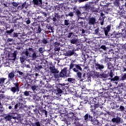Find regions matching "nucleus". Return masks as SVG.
Wrapping results in <instances>:
<instances>
[{
  "mask_svg": "<svg viewBox=\"0 0 126 126\" xmlns=\"http://www.w3.org/2000/svg\"><path fill=\"white\" fill-rule=\"evenodd\" d=\"M69 42L71 44H77L78 42L77 38H76V37H73V38H71V39H69Z\"/></svg>",
  "mask_w": 126,
  "mask_h": 126,
  "instance_id": "23",
  "label": "nucleus"
},
{
  "mask_svg": "<svg viewBox=\"0 0 126 126\" xmlns=\"http://www.w3.org/2000/svg\"><path fill=\"white\" fill-rule=\"evenodd\" d=\"M118 110L121 112L125 111V107L123 106H120V108L118 109Z\"/></svg>",
  "mask_w": 126,
  "mask_h": 126,
  "instance_id": "49",
  "label": "nucleus"
},
{
  "mask_svg": "<svg viewBox=\"0 0 126 126\" xmlns=\"http://www.w3.org/2000/svg\"><path fill=\"white\" fill-rule=\"evenodd\" d=\"M96 18H95L94 17H91L88 19V25L90 26H94L95 23H96Z\"/></svg>",
  "mask_w": 126,
  "mask_h": 126,
  "instance_id": "7",
  "label": "nucleus"
},
{
  "mask_svg": "<svg viewBox=\"0 0 126 126\" xmlns=\"http://www.w3.org/2000/svg\"><path fill=\"white\" fill-rule=\"evenodd\" d=\"M54 50L55 51H59L61 50V48L60 47V44L59 43H58L57 44H56L55 45V48H54Z\"/></svg>",
  "mask_w": 126,
  "mask_h": 126,
  "instance_id": "36",
  "label": "nucleus"
},
{
  "mask_svg": "<svg viewBox=\"0 0 126 126\" xmlns=\"http://www.w3.org/2000/svg\"><path fill=\"white\" fill-rule=\"evenodd\" d=\"M112 122L114 123L120 124L122 122V118L117 116L116 118H114L112 119Z\"/></svg>",
  "mask_w": 126,
  "mask_h": 126,
  "instance_id": "18",
  "label": "nucleus"
},
{
  "mask_svg": "<svg viewBox=\"0 0 126 126\" xmlns=\"http://www.w3.org/2000/svg\"><path fill=\"white\" fill-rule=\"evenodd\" d=\"M20 106V103H18L14 106V109H17L18 108V107Z\"/></svg>",
  "mask_w": 126,
  "mask_h": 126,
  "instance_id": "61",
  "label": "nucleus"
},
{
  "mask_svg": "<svg viewBox=\"0 0 126 126\" xmlns=\"http://www.w3.org/2000/svg\"><path fill=\"white\" fill-rule=\"evenodd\" d=\"M77 75L78 76V78L80 79H82V73L80 72H77Z\"/></svg>",
  "mask_w": 126,
  "mask_h": 126,
  "instance_id": "45",
  "label": "nucleus"
},
{
  "mask_svg": "<svg viewBox=\"0 0 126 126\" xmlns=\"http://www.w3.org/2000/svg\"><path fill=\"white\" fill-rule=\"evenodd\" d=\"M82 91L83 93H84L85 94H88L87 93V92H89L90 90H88V89L85 88L84 90H82Z\"/></svg>",
  "mask_w": 126,
  "mask_h": 126,
  "instance_id": "60",
  "label": "nucleus"
},
{
  "mask_svg": "<svg viewBox=\"0 0 126 126\" xmlns=\"http://www.w3.org/2000/svg\"><path fill=\"white\" fill-rule=\"evenodd\" d=\"M111 37L116 38V32H112V34H111Z\"/></svg>",
  "mask_w": 126,
  "mask_h": 126,
  "instance_id": "63",
  "label": "nucleus"
},
{
  "mask_svg": "<svg viewBox=\"0 0 126 126\" xmlns=\"http://www.w3.org/2000/svg\"><path fill=\"white\" fill-rule=\"evenodd\" d=\"M16 72L17 73L16 75L17 77L21 78V77H23L24 76L25 74L23 72H21V71L18 70Z\"/></svg>",
  "mask_w": 126,
  "mask_h": 126,
  "instance_id": "21",
  "label": "nucleus"
},
{
  "mask_svg": "<svg viewBox=\"0 0 126 126\" xmlns=\"http://www.w3.org/2000/svg\"><path fill=\"white\" fill-rule=\"evenodd\" d=\"M100 49H102L104 51H106V50H107V47H106L105 45H102L101 46H100L99 50Z\"/></svg>",
  "mask_w": 126,
  "mask_h": 126,
  "instance_id": "56",
  "label": "nucleus"
},
{
  "mask_svg": "<svg viewBox=\"0 0 126 126\" xmlns=\"http://www.w3.org/2000/svg\"><path fill=\"white\" fill-rule=\"evenodd\" d=\"M75 25L74 23H73L72 22L70 23L69 25L68 26V28H70L71 30H73L75 28Z\"/></svg>",
  "mask_w": 126,
  "mask_h": 126,
  "instance_id": "32",
  "label": "nucleus"
},
{
  "mask_svg": "<svg viewBox=\"0 0 126 126\" xmlns=\"http://www.w3.org/2000/svg\"><path fill=\"white\" fill-rule=\"evenodd\" d=\"M30 91H26L23 92L24 95L26 96H29L30 94Z\"/></svg>",
  "mask_w": 126,
  "mask_h": 126,
  "instance_id": "46",
  "label": "nucleus"
},
{
  "mask_svg": "<svg viewBox=\"0 0 126 126\" xmlns=\"http://www.w3.org/2000/svg\"><path fill=\"white\" fill-rule=\"evenodd\" d=\"M105 71H104L103 73L100 74V76L101 77V78L105 79L109 77V72H107V74H105Z\"/></svg>",
  "mask_w": 126,
  "mask_h": 126,
  "instance_id": "29",
  "label": "nucleus"
},
{
  "mask_svg": "<svg viewBox=\"0 0 126 126\" xmlns=\"http://www.w3.org/2000/svg\"><path fill=\"white\" fill-rule=\"evenodd\" d=\"M6 78H0V86H2L5 83V81Z\"/></svg>",
  "mask_w": 126,
  "mask_h": 126,
  "instance_id": "34",
  "label": "nucleus"
},
{
  "mask_svg": "<svg viewBox=\"0 0 126 126\" xmlns=\"http://www.w3.org/2000/svg\"><path fill=\"white\" fill-rule=\"evenodd\" d=\"M84 119L85 122H88L89 121L93 122V117L91 116L90 114L89 113L86 114L84 116Z\"/></svg>",
  "mask_w": 126,
  "mask_h": 126,
  "instance_id": "11",
  "label": "nucleus"
},
{
  "mask_svg": "<svg viewBox=\"0 0 126 126\" xmlns=\"http://www.w3.org/2000/svg\"><path fill=\"white\" fill-rule=\"evenodd\" d=\"M76 79L72 78H68L67 79V82L71 84H75Z\"/></svg>",
  "mask_w": 126,
  "mask_h": 126,
  "instance_id": "28",
  "label": "nucleus"
},
{
  "mask_svg": "<svg viewBox=\"0 0 126 126\" xmlns=\"http://www.w3.org/2000/svg\"><path fill=\"white\" fill-rule=\"evenodd\" d=\"M75 65H76V64H73V63H71L69 65V70H70L71 69L73 70V69H74L73 68L74 67V66L75 67Z\"/></svg>",
  "mask_w": 126,
  "mask_h": 126,
  "instance_id": "43",
  "label": "nucleus"
},
{
  "mask_svg": "<svg viewBox=\"0 0 126 126\" xmlns=\"http://www.w3.org/2000/svg\"><path fill=\"white\" fill-rule=\"evenodd\" d=\"M35 102L39 105L40 104L41 106L43 105V100H41L40 97L38 96H37V99L35 100Z\"/></svg>",
  "mask_w": 126,
  "mask_h": 126,
  "instance_id": "27",
  "label": "nucleus"
},
{
  "mask_svg": "<svg viewBox=\"0 0 126 126\" xmlns=\"http://www.w3.org/2000/svg\"><path fill=\"white\" fill-rule=\"evenodd\" d=\"M17 54L18 51L17 50L15 51L14 53L12 54V58H13L12 60H15L16 59Z\"/></svg>",
  "mask_w": 126,
  "mask_h": 126,
  "instance_id": "31",
  "label": "nucleus"
},
{
  "mask_svg": "<svg viewBox=\"0 0 126 126\" xmlns=\"http://www.w3.org/2000/svg\"><path fill=\"white\" fill-rule=\"evenodd\" d=\"M24 55H25V56L27 57H28L29 55L30 57H31V52H29L28 51V49H27L25 51V52H24L23 54Z\"/></svg>",
  "mask_w": 126,
  "mask_h": 126,
  "instance_id": "35",
  "label": "nucleus"
},
{
  "mask_svg": "<svg viewBox=\"0 0 126 126\" xmlns=\"http://www.w3.org/2000/svg\"><path fill=\"white\" fill-rule=\"evenodd\" d=\"M114 4L115 7H119V9H121V7L120 6V0H115L114 2Z\"/></svg>",
  "mask_w": 126,
  "mask_h": 126,
  "instance_id": "30",
  "label": "nucleus"
},
{
  "mask_svg": "<svg viewBox=\"0 0 126 126\" xmlns=\"http://www.w3.org/2000/svg\"><path fill=\"white\" fill-rule=\"evenodd\" d=\"M38 52H39V53L42 54L44 52L43 48L42 47L39 48L38 49Z\"/></svg>",
  "mask_w": 126,
  "mask_h": 126,
  "instance_id": "62",
  "label": "nucleus"
},
{
  "mask_svg": "<svg viewBox=\"0 0 126 126\" xmlns=\"http://www.w3.org/2000/svg\"><path fill=\"white\" fill-rule=\"evenodd\" d=\"M116 104V102H112L110 103L111 108H112V109H115Z\"/></svg>",
  "mask_w": 126,
  "mask_h": 126,
  "instance_id": "42",
  "label": "nucleus"
},
{
  "mask_svg": "<svg viewBox=\"0 0 126 126\" xmlns=\"http://www.w3.org/2000/svg\"><path fill=\"white\" fill-rule=\"evenodd\" d=\"M8 29H10L9 27H5V35H11V34L14 32V29H11L9 31L8 30Z\"/></svg>",
  "mask_w": 126,
  "mask_h": 126,
  "instance_id": "14",
  "label": "nucleus"
},
{
  "mask_svg": "<svg viewBox=\"0 0 126 126\" xmlns=\"http://www.w3.org/2000/svg\"><path fill=\"white\" fill-rule=\"evenodd\" d=\"M104 89L105 90V91H107V92H104V94H107V95L110 94V93H112L114 91L111 88H107V89Z\"/></svg>",
  "mask_w": 126,
  "mask_h": 126,
  "instance_id": "22",
  "label": "nucleus"
},
{
  "mask_svg": "<svg viewBox=\"0 0 126 126\" xmlns=\"http://www.w3.org/2000/svg\"><path fill=\"white\" fill-rule=\"evenodd\" d=\"M16 71H12V72H10L8 74V78L9 80H12L14 77H15V73H16Z\"/></svg>",
  "mask_w": 126,
  "mask_h": 126,
  "instance_id": "19",
  "label": "nucleus"
},
{
  "mask_svg": "<svg viewBox=\"0 0 126 126\" xmlns=\"http://www.w3.org/2000/svg\"><path fill=\"white\" fill-rule=\"evenodd\" d=\"M40 112L41 113V114L44 115L46 117H47L48 115V111L44 110L43 108H41L39 109Z\"/></svg>",
  "mask_w": 126,
  "mask_h": 126,
  "instance_id": "25",
  "label": "nucleus"
},
{
  "mask_svg": "<svg viewBox=\"0 0 126 126\" xmlns=\"http://www.w3.org/2000/svg\"><path fill=\"white\" fill-rule=\"evenodd\" d=\"M81 66H82V64H76L75 68H74L73 69V71L75 72H78L79 70L80 71H82L83 69L81 67Z\"/></svg>",
  "mask_w": 126,
  "mask_h": 126,
  "instance_id": "13",
  "label": "nucleus"
},
{
  "mask_svg": "<svg viewBox=\"0 0 126 126\" xmlns=\"http://www.w3.org/2000/svg\"><path fill=\"white\" fill-rule=\"evenodd\" d=\"M42 29L40 26H38L37 29L36 30V33H40L42 32Z\"/></svg>",
  "mask_w": 126,
  "mask_h": 126,
  "instance_id": "39",
  "label": "nucleus"
},
{
  "mask_svg": "<svg viewBox=\"0 0 126 126\" xmlns=\"http://www.w3.org/2000/svg\"><path fill=\"white\" fill-rule=\"evenodd\" d=\"M74 13H75V11H74L73 12H70L68 14V16H70V17H73L74 16Z\"/></svg>",
  "mask_w": 126,
  "mask_h": 126,
  "instance_id": "52",
  "label": "nucleus"
},
{
  "mask_svg": "<svg viewBox=\"0 0 126 126\" xmlns=\"http://www.w3.org/2000/svg\"><path fill=\"white\" fill-rule=\"evenodd\" d=\"M117 29H121L122 32L126 31V24L124 22H121L119 24V26H118L116 28Z\"/></svg>",
  "mask_w": 126,
  "mask_h": 126,
  "instance_id": "8",
  "label": "nucleus"
},
{
  "mask_svg": "<svg viewBox=\"0 0 126 126\" xmlns=\"http://www.w3.org/2000/svg\"><path fill=\"white\" fill-rule=\"evenodd\" d=\"M14 87H12L10 88V91L13 94H15L16 92L18 93L20 92V88L19 84L17 82L16 83H13Z\"/></svg>",
  "mask_w": 126,
  "mask_h": 126,
  "instance_id": "6",
  "label": "nucleus"
},
{
  "mask_svg": "<svg viewBox=\"0 0 126 126\" xmlns=\"http://www.w3.org/2000/svg\"><path fill=\"white\" fill-rule=\"evenodd\" d=\"M27 25H29L31 23V21L30 20V19H27V18H26V19H25V21Z\"/></svg>",
  "mask_w": 126,
  "mask_h": 126,
  "instance_id": "50",
  "label": "nucleus"
},
{
  "mask_svg": "<svg viewBox=\"0 0 126 126\" xmlns=\"http://www.w3.org/2000/svg\"><path fill=\"white\" fill-rule=\"evenodd\" d=\"M70 24L69 20H64V25L66 26H68Z\"/></svg>",
  "mask_w": 126,
  "mask_h": 126,
  "instance_id": "47",
  "label": "nucleus"
},
{
  "mask_svg": "<svg viewBox=\"0 0 126 126\" xmlns=\"http://www.w3.org/2000/svg\"><path fill=\"white\" fill-rule=\"evenodd\" d=\"M95 68L96 70L101 71L105 68V66L103 64H100L99 63H95Z\"/></svg>",
  "mask_w": 126,
  "mask_h": 126,
  "instance_id": "16",
  "label": "nucleus"
},
{
  "mask_svg": "<svg viewBox=\"0 0 126 126\" xmlns=\"http://www.w3.org/2000/svg\"><path fill=\"white\" fill-rule=\"evenodd\" d=\"M76 50L75 49H73L71 50H69L66 53H65V56L71 57L75 54Z\"/></svg>",
  "mask_w": 126,
  "mask_h": 126,
  "instance_id": "15",
  "label": "nucleus"
},
{
  "mask_svg": "<svg viewBox=\"0 0 126 126\" xmlns=\"http://www.w3.org/2000/svg\"><path fill=\"white\" fill-rule=\"evenodd\" d=\"M4 119L7 121H10L12 119V115H8L4 117Z\"/></svg>",
  "mask_w": 126,
  "mask_h": 126,
  "instance_id": "38",
  "label": "nucleus"
},
{
  "mask_svg": "<svg viewBox=\"0 0 126 126\" xmlns=\"http://www.w3.org/2000/svg\"><path fill=\"white\" fill-rule=\"evenodd\" d=\"M99 28H97V29H95V30H94V34L95 35H98L99 34Z\"/></svg>",
  "mask_w": 126,
  "mask_h": 126,
  "instance_id": "51",
  "label": "nucleus"
},
{
  "mask_svg": "<svg viewBox=\"0 0 126 126\" xmlns=\"http://www.w3.org/2000/svg\"><path fill=\"white\" fill-rule=\"evenodd\" d=\"M123 37V33L119 32H116V38L119 39Z\"/></svg>",
  "mask_w": 126,
  "mask_h": 126,
  "instance_id": "33",
  "label": "nucleus"
},
{
  "mask_svg": "<svg viewBox=\"0 0 126 126\" xmlns=\"http://www.w3.org/2000/svg\"><path fill=\"white\" fill-rule=\"evenodd\" d=\"M56 91L58 94H62L63 93V91L65 90L66 84L64 83L63 84H57L56 85Z\"/></svg>",
  "mask_w": 126,
  "mask_h": 126,
  "instance_id": "5",
  "label": "nucleus"
},
{
  "mask_svg": "<svg viewBox=\"0 0 126 126\" xmlns=\"http://www.w3.org/2000/svg\"><path fill=\"white\" fill-rule=\"evenodd\" d=\"M100 16L101 17H100L99 20L100 21V25L103 26L104 25V20L106 17H105L104 13H100Z\"/></svg>",
  "mask_w": 126,
  "mask_h": 126,
  "instance_id": "17",
  "label": "nucleus"
},
{
  "mask_svg": "<svg viewBox=\"0 0 126 126\" xmlns=\"http://www.w3.org/2000/svg\"><path fill=\"white\" fill-rule=\"evenodd\" d=\"M112 28V25H108L105 28H103L105 35L106 37L109 36V32L111 31V28Z\"/></svg>",
  "mask_w": 126,
  "mask_h": 126,
  "instance_id": "9",
  "label": "nucleus"
},
{
  "mask_svg": "<svg viewBox=\"0 0 126 126\" xmlns=\"http://www.w3.org/2000/svg\"><path fill=\"white\" fill-rule=\"evenodd\" d=\"M11 106H8V109H12V107H13L14 105H15V102L14 101L11 102Z\"/></svg>",
  "mask_w": 126,
  "mask_h": 126,
  "instance_id": "55",
  "label": "nucleus"
},
{
  "mask_svg": "<svg viewBox=\"0 0 126 126\" xmlns=\"http://www.w3.org/2000/svg\"><path fill=\"white\" fill-rule=\"evenodd\" d=\"M26 59H27V57L26 56V55H22L20 58V61L21 63H23L26 60Z\"/></svg>",
  "mask_w": 126,
  "mask_h": 126,
  "instance_id": "26",
  "label": "nucleus"
},
{
  "mask_svg": "<svg viewBox=\"0 0 126 126\" xmlns=\"http://www.w3.org/2000/svg\"><path fill=\"white\" fill-rule=\"evenodd\" d=\"M76 9V7H74L73 8V10H75V14L76 15V16L78 17H79L80 16H81L82 15V13L80 11H79V10L78 9Z\"/></svg>",
  "mask_w": 126,
  "mask_h": 126,
  "instance_id": "24",
  "label": "nucleus"
},
{
  "mask_svg": "<svg viewBox=\"0 0 126 126\" xmlns=\"http://www.w3.org/2000/svg\"><path fill=\"white\" fill-rule=\"evenodd\" d=\"M20 4L21 5H19L18 6V8H20L21 10L25 9H27L28 8V5L26 1H25L23 3L20 2Z\"/></svg>",
  "mask_w": 126,
  "mask_h": 126,
  "instance_id": "10",
  "label": "nucleus"
},
{
  "mask_svg": "<svg viewBox=\"0 0 126 126\" xmlns=\"http://www.w3.org/2000/svg\"><path fill=\"white\" fill-rule=\"evenodd\" d=\"M33 126H41L40 123L39 122H35Z\"/></svg>",
  "mask_w": 126,
  "mask_h": 126,
  "instance_id": "58",
  "label": "nucleus"
},
{
  "mask_svg": "<svg viewBox=\"0 0 126 126\" xmlns=\"http://www.w3.org/2000/svg\"><path fill=\"white\" fill-rule=\"evenodd\" d=\"M32 3L34 5H38L42 4V0H32Z\"/></svg>",
  "mask_w": 126,
  "mask_h": 126,
  "instance_id": "20",
  "label": "nucleus"
},
{
  "mask_svg": "<svg viewBox=\"0 0 126 126\" xmlns=\"http://www.w3.org/2000/svg\"><path fill=\"white\" fill-rule=\"evenodd\" d=\"M50 72L54 74V77L56 79L63 78L64 77H70V71H69L67 73V68L64 67L63 69H62L61 72L59 73V71L58 69L55 68V66L52 64H50L49 67ZM59 73V74H58Z\"/></svg>",
  "mask_w": 126,
  "mask_h": 126,
  "instance_id": "1",
  "label": "nucleus"
},
{
  "mask_svg": "<svg viewBox=\"0 0 126 126\" xmlns=\"http://www.w3.org/2000/svg\"><path fill=\"white\" fill-rule=\"evenodd\" d=\"M86 73H82V79L83 80L86 79L87 78Z\"/></svg>",
  "mask_w": 126,
  "mask_h": 126,
  "instance_id": "54",
  "label": "nucleus"
},
{
  "mask_svg": "<svg viewBox=\"0 0 126 126\" xmlns=\"http://www.w3.org/2000/svg\"><path fill=\"white\" fill-rule=\"evenodd\" d=\"M47 28L48 29V30H51V32H54V29L53 28H52V26H51V25H48V26H47Z\"/></svg>",
  "mask_w": 126,
  "mask_h": 126,
  "instance_id": "41",
  "label": "nucleus"
},
{
  "mask_svg": "<svg viewBox=\"0 0 126 126\" xmlns=\"http://www.w3.org/2000/svg\"><path fill=\"white\" fill-rule=\"evenodd\" d=\"M126 80V73L124 74V75L122 76V78H121L120 80L125 81Z\"/></svg>",
  "mask_w": 126,
  "mask_h": 126,
  "instance_id": "53",
  "label": "nucleus"
},
{
  "mask_svg": "<svg viewBox=\"0 0 126 126\" xmlns=\"http://www.w3.org/2000/svg\"><path fill=\"white\" fill-rule=\"evenodd\" d=\"M68 117L70 118L74 117L73 119L72 120V124H75L76 126L79 124V119L77 117H76L74 115H68Z\"/></svg>",
  "mask_w": 126,
  "mask_h": 126,
  "instance_id": "12",
  "label": "nucleus"
},
{
  "mask_svg": "<svg viewBox=\"0 0 126 126\" xmlns=\"http://www.w3.org/2000/svg\"><path fill=\"white\" fill-rule=\"evenodd\" d=\"M115 75L114 74V73H113V70H110V74L109 76L110 77L113 78V77Z\"/></svg>",
  "mask_w": 126,
  "mask_h": 126,
  "instance_id": "64",
  "label": "nucleus"
},
{
  "mask_svg": "<svg viewBox=\"0 0 126 126\" xmlns=\"http://www.w3.org/2000/svg\"><path fill=\"white\" fill-rule=\"evenodd\" d=\"M29 83L28 84L26 87V89L27 90L32 89L33 92H34L36 88H38V86H37L36 83L35 81L32 80V79H29Z\"/></svg>",
  "mask_w": 126,
  "mask_h": 126,
  "instance_id": "4",
  "label": "nucleus"
},
{
  "mask_svg": "<svg viewBox=\"0 0 126 126\" xmlns=\"http://www.w3.org/2000/svg\"><path fill=\"white\" fill-rule=\"evenodd\" d=\"M89 102L93 105H91L90 109L91 112L93 113V115H96L95 110L96 109L99 107L100 108H102V106L100 103V99L98 97H96L95 98L92 97L90 98L89 99Z\"/></svg>",
  "mask_w": 126,
  "mask_h": 126,
  "instance_id": "3",
  "label": "nucleus"
},
{
  "mask_svg": "<svg viewBox=\"0 0 126 126\" xmlns=\"http://www.w3.org/2000/svg\"><path fill=\"white\" fill-rule=\"evenodd\" d=\"M121 78L119 76H116L114 77V78H112L111 79V81H122L120 80Z\"/></svg>",
  "mask_w": 126,
  "mask_h": 126,
  "instance_id": "37",
  "label": "nucleus"
},
{
  "mask_svg": "<svg viewBox=\"0 0 126 126\" xmlns=\"http://www.w3.org/2000/svg\"><path fill=\"white\" fill-rule=\"evenodd\" d=\"M3 111V107L1 102L0 101V112H2Z\"/></svg>",
  "mask_w": 126,
  "mask_h": 126,
  "instance_id": "57",
  "label": "nucleus"
},
{
  "mask_svg": "<svg viewBox=\"0 0 126 126\" xmlns=\"http://www.w3.org/2000/svg\"><path fill=\"white\" fill-rule=\"evenodd\" d=\"M41 43H42L43 44H47L48 40H47V38H44V37H43V38H42V39L41 40Z\"/></svg>",
  "mask_w": 126,
  "mask_h": 126,
  "instance_id": "48",
  "label": "nucleus"
},
{
  "mask_svg": "<svg viewBox=\"0 0 126 126\" xmlns=\"http://www.w3.org/2000/svg\"><path fill=\"white\" fill-rule=\"evenodd\" d=\"M32 53V59L33 60H35L37 58V54L34 51Z\"/></svg>",
  "mask_w": 126,
  "mask_h": 126,
  "instance_id": "40",
  "label": "nucleus"
},
{
  "mask_svg": "<svg viewBox=\"0 0 126 126\" xmlns=\"http://www.w3.org/2000/svg\"><path fill=\"white\" fill-rule=\"evenodd\" d=\"M107 64H108L107 68H108V69H113V68L114 67L113 66V65H112V64H109V63H108Z\"/></svg>",
  "mask_w": 126,
  "mask_h": 126,
  "instance_id": "59",
  "label": "nucleus"
},
{
  "mask_svg": "<svg viewBox=\"0 0 126 126\" xmlns=\"http://www.w3.org/2000/svg\"><path fill=\"white\" fill-rule=\"evenodd\" d=\"M11 4L13 6H14L15 7H18V5L19 4H20V3H17V2H15V1H12V2H11Z\"/></svg>",
  "mask_w": 126,
  "mask_h": 126,
  "instance_id": "44",
  "label": "nucleus"
},
{
  "mask_svg": "<svg viewBox=\"0 0 126 126\" xmlns=\"http://www.w3.org/2000/svg\"><path fill=\"white\" fill-rule=\"evenodd\" d=\"M99 1L100 0H92V1H89L85 3L84 6L82 7V9L86 13H89L90 11L93 13L98 12L99 11V8H95L94 4H97Z\"/></svg>",
  "mask_w": 126,
  "mask_h": 126,
  "instance_id": "2",
  "label": "nucleus"
}]
</instances>
